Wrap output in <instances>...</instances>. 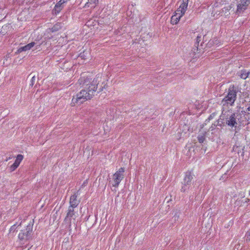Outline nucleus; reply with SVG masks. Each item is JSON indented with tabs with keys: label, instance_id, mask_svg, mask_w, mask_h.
I'll return each mask as SVG.
<instances>
[{
	"label": "nucleus",
	"instance_id": "obj_9",
	"mask_svg": "<svg viewBox=\"0 0 250 250\" xmlns=\"http://www.w3.org/2000/svg\"><path fill=\"white\" fill-rule=\"evenodd\" d=\"M74 208L69 207L68 209V212L67 213L66 216L65 218L66 221H68L71 222L72 219L75 220L76 216L74 210Z\"/></svg>",
	"mask_w": 250,
	"mask_h": 250
},
{
	"label": "nucleus",
	"instance_id": "obj_24",
	"mask_svg": "<svg viewBox=\"0 0 250 250\" xmlns=\"http://www.w3.org/2000/svg\"><path fill=\"white\" fill-rule=\"evenodd\" d=\"M19 166H18L17 165L15 164L14 163L13 164H12L10 167V170L11 171H13L14 170H15Z\"/></svg>",
	"mask_w": 250,
	"mask_h": 250
},
{
	"label": "nucleus",
	"instance_id": "obj_12",
	"mask_svg": "<svg viewBox=\"0 0 250 250\" xmlns=\"http://www.w3.org/2000/svg\"><path fill=\"white\" fill-rule=\"evenodd\" d=\"M183 15H181V14H177L176 11L175 12V14L173 15L171 18V23L172 24H176L179 21Z\"/></svg>",
	"mask_w": 250,
	"mask_h": 250
},
{
	"label": "nucleus",
	"instance_id": "obj_5",
	"mask_svg": "<svg viewBox=\"0 0 250 250\" xmlns=\"http://www.w3.org/2000/svg\"><path fill=\"white\" fill-rule=\"evenodd\" d=\"M32 231V228L28 225L26 229L21 230L18 235V239L21 244H24L31 238V235Z\"/></svg>",
	"mask_w": 250,
	"mask_h": 250
},
{
	"label": "nucleus",
	"instance_id": "obj_14",
	"mask_svg": "<svg viewBox=\"0 0 250 250\" xmlns=\"http://www.w3.org/2000/svg\"><path fill=\"white\" fill-rule=\"evenodd\" d=\"M90 56V52L89 51H83V52L81 53L79 55V58L82 60L85 61L89 59Z\"/></svg>",
	"mask_w": 250,
	"mask_h": 250
},
{
	"label": "nucleus",
	"instance_id": "obj_17",
	"mask_svg": "<svg viewBox=\"0 0 250 250\" xmlns=\"http://www.w3.org/2000/svg\"><path fill=\"white\" fill-rule=\"evenodd\" d=\"M61 28V23H57L51 28V30L52 32H54L58 31Z\"/></svg>",
	"mask_w": 250,
	"mask_h": 250
},
{
	"label": "nucleus",
	"instance_id": "obj_16",
	"mask_svg": "<svg viewBox=\"0 0 250 250\" xmlns=\"http://www.w3.org/2000/svg\"><path fill=\"white\" fill-rule=\"evenodd\" d=\"M250 74L249 72L247 71L246 70H242L241 72L240 77L243 79H246L249 76Z\"/></svg>",
	"mask_w": 250,
	"mask_h": 250
},
{
	"label": "nucleus",
	"instance_id": "obj_3",
	"mask_svg": "<svg viewBox=\"0 0 250 250\" xmlns=\"http://www.w3.org/2000/svg\"><path fill=\"white\" fill-rule=\"evenodd\" d=\"M238 89L234 85H230L228 89L227 96L222 101V109H227L228 104L232 106L236 99Z\"/></svg>",
	"mask_w": 250,
	"mask_h": 250
},
{
	"label": "nucleus",
	"instance_id": "obj_27",
	"mask_svg": "<svg viewBox=\"0 0 250 250\" xmlns=\"http://www.w3.org/2000/svg\"><path fill=\"white\" fill-rule=\"evenodd\" d=\"M35 81V77L34 76H33L32 79H31V84H30L31 85H33L34 84V83Z\"/></svg>",
	"mask_w": 250,
	"mask_h": 250
},
{
	"label": "nucleus",
	"instance_id": "obj_23",
	"mask_svg": "<svg viewBox=\"0 0 250 250\" xmlns=\"http://www.w3.org/2000/svg\"><path fill=\"white\" fill-rule=\"evenodd\" d=\"M88 3L90 4H93L94 5L91 7H95L98 3V0H88Z\"/></svg>",
	"mask_w": 250,
	"mask_h": 250
},
{
	"label": "nucleus",
	"instance_id": "obj_10",
	"mask_svg": "<svg viewBox=\"0 0 250 250\" xmlns=\"http://www.w3.org/2000/svg\"><path fill=\"white\" fill-rule=\"evenodd\" d=\"M79 203L80 201L77 200V195L76 193H75L70 197L69 201L70 206L69 207L75 208L78 206Z\"/></svg>",
	"mask_w": 250,
	"mask_h": 250
},
{
	"label": "nucleus",
	"instance_id": "obj_2",
	"mask_svg": "<svg viewBox=\"0 0 250 250\" xmlns=\"http://www.w3.org/2000/svg\"><path fill=\"white\" fill-rule=\"evenodd\" d=\"M221 119L225 120V123L232 130L238 132L242 126L247 125L246 119L243 114L232 113L228 109H222Z\"/></svg>",
	"mask_w": 250,
	"mask_h": 250
},
{
	"label": "nucleus",
	"instance_id": "obj_25",
	"mask_svg": "<svg viewBox=\"0 0 250 250\" xmlns=\"http://www.w3.org/2000/svg\"><path fill=\"white\" fill-rule=\"evenodd\" d=\"M246 237L247 241H250V230L247 232Z\"/></svg>",
	"mask_w": 250,
	"mask_h": 250
},
{
	"label": "nucleus",
	"instance_id": "obj_32",
	"mask_svg": "<svg viewBox=\"0 0 250 250\" xmlns=\"http://www.w3.org/2000/svg\"><path fill=\"white\" fill-rule=\"evenodd\" d=\"M21 223H20V224L18 225V226H21Z\"/></svg>",
	"mask_w": 250,
	"mask_h": 250
},
{
	"label": "nucleus",
	"instance_id": "obj_19",
	"mask_svg": "<svg viewBox=\"0 0 250 250\" xmlns=\"http://www.w3.org/2000/svg\"><path fill=\"white\" fill-rule=\"evenodd\" d=\"M197 138H198V142L200 143H203L204 142V141L205 140V134L199 135L198 136Z\"/></svg>",
	"mask_w": 250,
	"mask_h": 250
},
{
	"label": "nucleus",
	"instance_id": "obj_29",
	"mask_svg": "<svg viewBox=\"0 0 250 250\" xmlns=\"http://www.w3.org/2000/svg\"><path fill=\"white\" fill-rule=\"evenodd\" d=\"M247 111H250V105L247 108Z\"/></svg>",
	"mask_w": 250,
	"mask_h": 250
},
{
	"label": "nucleus",
	"instance_id": "obj_28",
	"mask_svg": "<svg viewBox=\"0 0 250 250\" xmlns=\"http://www.w3.org/2000/svg\"><path fill=\"white\" fill-rule=\"evenodd\" d=\"M68 0H60V2H61L62 4H65Z\"/></svg>",
	"mask_w": 250,
	"mask_h": 250
},
{
	"label": "nucleus",
	"instance_id": "obj_15",
	"mask_svg": "<svg viewBox=\"0 0 250 250\" xmlns=\"http://www.w3.org/2000/svg\"><path fill=\"white\" fill-rule=\"evenodd\" d=\"M23 159V156L21 154H19L17 155L16 159L14 163L15 164L17 165L18 166H19L21 163V162L22 161V160Z\"/></svg>",
	"mask_w": 250,
	"mask_h": 250
},
{
	"label": "nucleus",
	"instance_id": "obj_11",
	"mask_svg": "<svg viewBox=\"0 0 250 250\" xmlns=\"http://www.w3.org/2000/svg\"><path fill=\"white\" fill-rule=\"evenodd\" d=\"M64 6V4L62 3L60 1H58L56 5L53 10V12L55 15L58 14L61 10L63 8Z\"/></svg>",
	"mask_w": 250,
	"mask_h": 250
},
{
	"label": "nucleus",
	"instance_id": "obj_1",
	"mask_svg": "<svg viewBox=\"0 0 250 250\" xmlns=\"http://www.w3.org/2000/svg\"><path fill=\"white\" fill-rule=\"evenodd\" d=\"M102 81V77L99 74L94 78L88 77H81L78 80V83L83 89L72 100V104H81L87 100L91 99L98 89L99 83Z\"/></svg>",
	"mask_w": 250,
	"mask_h": 250
},
{
	"label": "nucleus",
	"instance_id": "obj_20",
	"mask_svg": "<svg viewBox=\"0 0 250 250\" xmlns=\"http://www.w3.org/2000/svg\"><path fill=\"white\" fill-rule=\"evenodd\" d=\"M241 114H243V115L245 117H247L246 121H247V124H248L249 123L248 122L250 120V113L248 112L247 113L246 111H244V113H243V112H242Z\"/></svg>",
	"mask_w": 250,
	"mask_h": 250
},
{
	"label": "nucleus",
	"instance_id": "obj_21",
	"mask_svg": "<svg viewBox=\"0 0 250 250\" xmlns=\"http://www.w3.org/2000/svg\"><path fill=\"white\" fill-rule=\"evenodd\" d=\"M223 121H225V120L221 119L220 116V118L217 121L216 126H221L223 124L225 123V122H223Z\"/></svg>",
	"mask_w": 250,
	"mask_h": 250
},
{
	"label": "nucleus",
	"instance_id": "obj_4",
	"mask_svg": "<svg viewBox=\"0 0 250 250\" xmlns=\"http://www.w3.org/2000/svg\"><path fill=\"white\" fill-rule=\"evenodd\" d=\"M193 175L190 172L186 173L183 182L182 183L181 191L182 192H188L191 189V184Z\"/></svg>",
	"mask_w": 250,
	"mask_h": 250
},
{
	"label": "nucleus",
	"instance_id": "obj_22",
	"mask_svg": "<svg viewBox=\"0 0 250 250\" xmlns=\"http://www.w3.org/2000/svg\"><path fill=\"white\" fill-rule=\"evenodd\" d=\"M202 38V35H198L196 38V41L195 43V46L198 48L199 46V42L201 41V39Z\"/></svg>",
	"mask_w": 250,
	"mask_h": 250
},
{
	"label": "nucleus",
	"instance_id": "obj_30",
	"mask_svg": "<svg viewBox=\"0 0 250 250\" xmlns=\"http://www.w3.org/2000/svg\"><path fill=\"white\" fill-rule=\"evenodd\" d=\"M40 47V45H37L36 46V49H39Z\"/></svg>",
	"mask_w": 250,
	"mask_h": 250
},
{
	"label": "nucleus",
	"instance_id": "obj_7",
	"mask_svg": "<svg viewBox=\"0 0 250 250\" xmlns=\"http://www.w3.org/2000/svg\"><path fill=\"white\" fill-rule=\"evenodd\" d=\"M250 7V0H240L237 4V12H243Z\"/></svg>",
	"mask_w": 250,
	"mask_h": 250
},
{
	"label": "nucleus",
	"instance_id": "obj_31",
	"mask_svg": "<svg viewBox=\"0 0 250 250\" xmlns=\"http://www.w3.org/2000/svg\"><path fill=\"white\" fill-rule=\"evenodd\" d=\"M86 183H87V180H86L85 182H84V183H83V185H82V186H83V185L86 184Z\"/></svg>",
	"mask_w": 250,
	"mask_h": 250
},
{
	"label": "nucleus",
	"instance_id": "obj_6",
	"mask_svg": "<svg viewBox=\"0 0 250 250\" xmlns=\"http://www.w3.org/2000/svg\"><path fill=\"white\" fill-rule=\"evenodd\" d=\"M125 168L121 167L112 176V180L110 182L113 187L117 188L120 182L124 178Z\"/></svg>",
	"mask_w": 250,
	"mask_h": 250
},
{
	"label": "nucleus",
	"instance_id": "obj_18",
	"mask_svg": "<svg viewBox=\"0 0 250 250\" xmlns=\"http://www.w3.org/2000/svg\"><path fill=\"white\" fill-rule=\"evenodd\" d=\"M17 224H15L13 226L11 227L9 229V233H14V232L17 231Z\"/></svg>",
	"mask_w": 250,
	"mask_h": 250
},
{
	"label": "nucleus",
	"instance_id": "obj_13",
	"mask_svg": "<svg viewBox=\"0 0 250 250\" xmlns=\"http://www.w3.org/2000/svg\"><path fill=\"white\" fill-rule=\"evenodd\" d=\"M35 44V43L34 42H30L26 45L21 47L19 48L18 49V51L19 52H21L22 51H26L27 50H30L31 48H32Z\"/></svg>",
	"mask_w": 250,
	"mask_h": 250
},
{
	"label": "nucleus",
	"instance_id": "obj_8",
	"mask_svg": "<svg viewBox=\"0 0 250 250\" xmlns=\"http://www.w3.org/2000/svg\"><path fill=\"white\" fill-rule=\"evenodd\" d=\"M189 0H182V2L176 10L177 14L184 15L188 9Z\"/></svg>",
	"mask_w": 250,
	"mask_h": 250
},
{
	"label": "nucleus",
	"instance_id": "obj_26",
	"mask_svg": "<svg viewBox=\"0 0 250 250\" xmlns=\"http://www.w3.org/2000/svg\"><path fill=\"white\" fill-rule=\"evenodd\" d=\"M105 85V84H104V86H101L99 88V89H98L99 91H98V93H99V92H100L102 91L103 90L104 88Z\"/></svg>",
	"mask_w": 250,
	"mask_h": 250
}]
</instances>
